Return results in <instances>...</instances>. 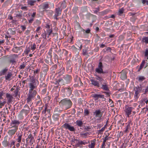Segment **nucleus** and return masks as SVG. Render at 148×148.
Here are the masks:
<instances>
[{
    "label": "nucleus",
    "mask_w": 148,
    "mask_h": 148,
    "mask_svg": "<svg viewBox=\"0 0 148 148\" xmlns=\"http://www.w3.org/2000/svg\"><path fill=\"white\" fill-rule=\"evenodd\" d=\"M133 109L134 108L133 107L127 106L125 107V111L128 117H129L130 115L131 114L132 112V111Z\"/></svg>",
    "instance_id": "obj_4"
},
{
    "label": "nucleus",
    "mask_w": 148,
    "mask_h": 148,
    "mask_svg": "<svg viewBox=\"0 0 148 148\" xmlns=\"http://www.w3.org/2000/svg\"><path fill=\"white\" fill-rule=\"evenodd\" d=\"M52 32V29L47 30V32L48 33V35L49 36Z\"/></svg>",
    "instance_id": "obj_45"
},
{
    "label": "nucleus",
    "mask_w": 148,
    "mask_h": 148,
    "mask_svg": "<svg viewBox=\"0 0 148 148\" xmlns=\"http://www.w3.org/2000/svg\"><path fill=\"white\" fill-rule=\"evenodd\" d=\"M64 79L67 82H69L71 79V77L69 75H66L64 76Z\"/></svg>",
    "instance_id": "obj_16"
},
{
    "label": "nucleus",
    "mask_w": 148,
    "mask_h": 148,
    "mask_svg": "<svg viewBox=\"0 0 148 148\" xmlns=\"http://www.w3.org/2000/svg\"><path fill=\"white\" fill-rule=\"evenodd\" d=\"M20 124V122L17 120H12L10 123V128H15L18 129V125Z\"/></svg>",
    "instance_id": "obj_3"
},
{
    "label": "nucleus",
    "mask_w": 148,
    "mask_h": 148,
    "mask_svg": "<svg viewBox=\"0 0 148 148\" xmlns=\"http://www.w3.org/2000/svg\"><path fill=\"white\" fill-rule=\"evenodd\" d=\"M20 143H16V147H18L20 146Z\"/></svg>",
    "instance_id": "obj_62"
},
{
    "label": "nucleus",
    "mask_w": 148,
    "mask_h": 148,
    "mask_svg": "<svg viewBox=\"0 0 148 148\" xmlns=\"http://www.w3.org/2000/svg\"><path fill=\"white\" fill-rule=\"evenodd\" d=\"M25 65L23 64H22L20 66L19 68L21 69H23L25 68Z\"/></svg>",
    "instance_id": "obj_41"
},
{
    "label": "nucleus",
    "mask_w": 148,
    "mask_h": 148,
    "mask_svg": "<svg viewBox=\"0 0 148 148\" xmlns=\"http://www.w3.org/2000/svg\"><path fill=\"white\" fill-rule=\"evenodd\" d=\"M22 135H19L18 136V138L16 140L18 142L20 143L21 142L22 139Z\"/></svg>",
    "instance_id": "obj_24"
},
{
    "label": "nucleus",
    "mask_w": 148,
    "mask_h": 148,
    "mask_svg": "<svg viewBox=\"0 0 148 148\" xmlns=\"http://www.w3.org/2000/svg\"><path fill=\"white\" fill-rule=\"evenodd\" d=\"M109 102L110 103V105L111 107H114V105L113 104V101L110 99H109Z\"/></svg>",
    "instance_id": "obj_31"
},
{
    "label": "nucleus",
    "mask_w": 148,
    "mask_h": 148,
    "mask_svg": "<svg viewBox=\"0 0 148 148\" xmlns=\"http://www.w3.org/2000/svg\"><path fill=\"white\" fill-rule=\"evenodd\" d=\"M97 79L100 81V82H102L103 80V79H102V78L99 76L97 77Z\"/></svg>",
    "instance_id": "obj_38"
},
{
    "label": "nucleus",
    "mask_w": 148,
    "mask_h": 148,
    "mask_svg": "<svg viewBox=\"0 0 148 148\" xmlns=\"http://www.w3.org/2000/svg\"><path fill=\"white\" fill-rule=\"evenodd\" d=\"M8 70V69L7 68L2 70L0 72V74L1 75H5L7 72Z\"/></svg>",
    "instance_id": "obj_18"
},
{
    "label": "nucleus",
    "mask_w": 148,
    "mask_h": 148,
    "mask_svg": "<svg viewBox=\"0 0 148 148\" xmlns=\"http://www.w3.org/2000/svg\"><path fill=\"white\" fill-rule=\"evenodd\" d=\"M142 88L141 87L137 86L135 87L134 90L135 91V98L137 99L138 98V95L140 92L141 91Z\"/></svg>",
    "instance_id": "obj_6"
},
{
    "label": "nucleus",
    "mask_w": 148,
    "mask_h": 148,
    "mask_svg": "<svg viewBox=\"0 0 148 148\" xmlns=\"http://www.w3.org/2000/svg\"><path fill=\"white\" fill-rule=\"evenodd\" d=\"M142 2L143 4L146 3L147 5H148V1L147 0H142Z\"/></svg>",
    "instance_id": "obj_37"
},
{
    "label": "nucleus",
    "mask_w": 148,
    "mask_h": 148,
    "mask_svg": "<svg viewBox=\"0 0 148 148\" xmlns=\"http://www.w3.org/2000/svg\"><path fill=\"white\" fill-rule=\"evenodd\" d=\"M92 96L95 99V100H97L99 98H103L104 95H100L97 94H92Z\"/></svg>",
    "instance_id": "obj_11"
},
{
    "label": "nucleus",
    "mask_w": 148,
    "mask_h": 148,
    "mask_svg": "<svg viewBox=\"0 0 148 148\" xmlns=\"http://www.w3.org/2000/svg\"><path fill=\"white\" fill-rule=\"evenodd\" d=\"M124 10V9L123 8H122L121 9H120L119 12V14L120 15L122 14L123 13Z\"/></svg>",
    "instance_id": "obj_32"
},
{
    "label": "nucleus",
    "mask_w": 148,
    "mask_h": 148,
    "mask_svg": "<svg viewBox=\"0 0 148 148\" xmlns=\"http://www.w3.org/2000/svg\"><path fill=\"white\" fill-rule=\"evenodd\" d=\"M48 7V5L47 4H45L43 6V9L47 8Z\"/></svg>",
    "instance_id": "obj_42"
},
{
    "label": "nucleus",
    "mask_w": 148,
    "mask_h": 148,
    "mask_svg": "<svg viewBox=\"0 0 148 148\" xmlns=\"http://www.w3.org/2000/svg\"><path fill=\"white\" fill-rule=\"evenodd\" d=\"M95 141L96 139H94L91 142L90 145H89L90 146V148H94L95 145Z\"/></svg>",
    "instance_id": "obj_22"
},
{
    "label": "nucleus",
    "mask_w": 148,
    "mask_h": 148,
    "mask_svg": "<svg viewBox=\"0 0 148 148\" xmlns=\"http://www.w3.org/2000/svg\"><path fill=\"white\" fill-rule=\"evenodd\" d=\"M27 96V102L29 103H31L32 101V99L36 96L37 92L35 90H34L32 92H29Z\"/></svg>",
    "instance_id": "obj_2"
},
{
    "label": "nucleus",
    "mask_w": 148,
    "mask_h": 148,
    "mask_svg": "<svg viewBox=\"0 0 148 148\" xmlns=\"http://www.w3.org/2000/svg\"><path fill=\"white\" fill-rule=\"evenodd\" d=\"M108 139L107 136L105 137V138L103 139V143L102 144L104 145H106L105 143L106 142V140H108Z\"/></svg>",
    "instance_id": "obj_35"
},
{
    "label": "nucleus",
    "mask_w": 148,
    "mask_h": 148,
    "mask_svg": "<svg viewBox=\"0 0 148 148\" xmlns=\"http://www.w3.org/2000/svg\"><path fill=\"white\" fill-rule=\"evenodd\" d=\"M6 97L8 99V103H10L12 101L13 97L11 95L8 93L6 94Z\"/></svg>",
    "instance_id": "obj_10"
},
{
    "label": "nucleus",
    "mask_w": 148,
    "mask_h": 148,
    "mask_svg": "<svg viewBox=\"0 0 148 148\" xmlns=\"http://www.w3.org/2000/svg\"><path fill=\"white\" fill-rule=\"evenodd\" d=\"M145 79V78L143 76H140L138 77V80L140 82H142Z\"/></svg>",
    "instance_id": "obj_23"
},
{
    "label": "nucleus",
    "mask_w": 148,
    "mask_h": 148,
    "mask_svg": "<svg viewBox=\"0 0 148 148\" xmlns=\"http://www.w3.org/2000/svg\"><path fill=\"white\" fill-rule=\"evenodd\" d=\"M84 113L86 115L89 114V111L88 110H86L84 111Z\"/></svg>",
    "instance_id": "obj_49"
},
{
    "label": "nucleus",
    "mask_w": 148,
    "mask_h": 148,
    "mask_svg": "<svg viewBox=\"0 0 148 148\" xmlns=\"http://www.w3.org/2000/svg\"><path fill=\"white\" fill-rule=\"evenodd\" d=\"M34 21V18H32L31 19L29 20V23H32V22Z\"/></svg>",
    "instance_id": "obj_50"
},
{
    "label": "nucleus",
    "mask_w": 148,
    "mask_h": 148,
    "mask_svg": "<svg viewBox=\"0 0 148 148\" xmlns=\"http://www.w3.org/2000/svg\"><path fill=\"white\" fill-rule=\"evenodd\" d=\"M102 88L106 90H108V86L107 85H102Z\"/></svg>",
    "instance_id": "obj_26"
},
{
    "label": "nucleus",
    "mask_w": 148,
    "mask_h": 148,
    "mask_svg": "<svg viewBox=\"0 0 148 148\" xmlns=\"http://www.w3.org/2000/svg\"><path fill=\"white\" fill-rule=\"evenodd\" d=\"M3 143L6 146H8V143L7 140L4 141L3 142Z\"/></svg>",
    "instance_id": "obj_44"
},
{
    "label": "nucleus",
    "mask_w": 148,
    "mask_h": 148,
    "mask_svg": "<svg viewBox=\"0 0 148 148\" xmlns=\"http://www.w3.org/2000/svg\"><path fill=\"white\" fill-rule=\"evenodd\" d=\"M94 114L95 115L96 117L100 118L102 116L103 113L100 110H96L94 112Z\"/></svg>",
    "instance_id": "obj_8"
},
{
    "label": "nucleus",
    "mask_w": 148,
    "mask_h": 148,
    "mask_svg": "<svg viewBox=\"0 0 148 148\" xmlns=\"http://www.w3.org/2000/svg\"><path fill=\"white\" fill-rule=\"evenodd\" d=\"M65 110L70 108L72 105V102L71 100L66 98L64 99L61 100L60 103Z\"/></svg>",
    "instance_id": "obj_1"
},
{
    "label": "nucleus",
    "mask_w": 148,
    "mask_h": 148,
    "mask_svg": "<svg viewBox=\"0 0 148 148\" xmlns=\"http://www.w3.org/2000/svg\"><path fill=\"white\" fill-rule=\"evenodd\" d=\"M103 65L102 64L101 62H100L99 64V65H98V68H103Z\"/></svg>",
    "instance_id": "obj_46"
},
{
    "label": "nucleus",
    "mask_w": 148,
    "mask_h": 148,
    "mask_svg": "<svg viewBox=\"0 0 148 148\" xmlns=\"http://www.w3.org/2000/svg\"><path fill=\"white\" fill-rule=\"evenodd\" d=\"M36 15V12H34L32 14V17H33V18H34Z\"/></svg>",
    "instance_id": "obj_53"
},
{
    "label": "nucleus",
    "mask_w": 148,
    "mask_h": 148,
    "mask_svg": "<svg viewBox=\"0 0 148 148\" xmlns=\"http://www.w3.org/2000/svg\"><path fill=\"white\" fill-rule=\"evenodd\" d=\"M121 77L123 80L126 79L127 78L126 73L122 72L121 73Z\"/></svg>",
    "instance_id": "obj_17"
},
{
    "label": "nucleus",
    "mask_w": 148,
    "mask_h": 148,
    "mask_svg": "<svg viewBox=\"0 0 148 148\" xmlns=\"http://www.w3.org/2000/svg\"><path fill=\"white\" fill-rule=\"evenodd\" d=\"M145 63V61L143 60L140 65V69L138 71H139L143 67V66L144 65Z\"/></svg>",
    "instance_id": "obj_29"
},
{
    "label": "nucleus",
    "mask_w": 148,
    "mask_h": 148,
    "mask_svg": "<svg viewBox=\"0 0 148 148\" xmlns=\"http://www.w3.org/2000/svg\"><path fill=\"white\" fill-rule=\"evenodd\" d=\"M36 2L35 1H33L32 0H30L28 1V4L31 5H34V3Z\"/></svg>",
    "instance_id": "obj_30"
},
{
    "label": "nucleus",
    "mask_w": 148,
    "mask_h": 148,
    "mask_svg": "<svg viewBox=\"0 0 148 148\" xmlns=\"http://www.w3.org/2000/svg\"><path fill=\"white\" fill-rule=\"evenodd\" d=\"M88 134V133H81L80 134L82 137H84L86 136Z\"/></svg>",
    "instance_id": "obj_39"
},
{
    "label": "nucleus",
    "mask_w": 148,
    "mask_h": 148,
    "mask_svg": "<svg viewBox=\"0 0 148 148\" xmlns=\"http://www.w3.org/2000/svg\"><path fill=\"white\" fill-rule=\"evenodd\" d=\"M16 17H21L22 16V14H16Z\"/></svg>",
    "instance_id": "obj_54"
},
{
    "label": "nucleus",
    "mask_w": 148,
    "mask_h": 148,
    "mask_svg": "<svg viewBox=\"0 0 148 148\" xmlns=\"http://www.w3.org/2000/svg\"><path fill=\"white\" fill-rule=\"evenodd\" d=\"M28 113V111L27 110L23 109L20 112L19 115L21 116L26 115Z\"/></svg>",
    "instance_id": "obj_12"
},
{
    "label": "nucleus",
    "mask_w": 148,
    "mask_h": 148,
    "mask_svg": "<svg viewBox=\"0 0 148 148\" xmlns=\"http://www.w3.org/2000/svg\"><path fill=\"white\" fill-rule=\"evenodd\" d=\"M53 39L57 38H58V34L56 33H53Z\"/></svg>",
    "instance_id": "obj_33"
},
{
    "label": "nucleus",
    "mask_w": 148,
    "mask_h": 148,
    "mask_svg": "<svg viewBox=\"0 0 148 148\" xmlns=\"http://www.w3.org/2000/svg\"><path fill=\"white\" fill-rule=\"evenodd\" d=\"M15 142L14 141H12L11 143V145H12L14 146L15 145Z\"/></svg>",
    "instance_id": "obj_57"
},
{
    "label": "nucleus",
    "mask_w": 148,
    "mask_h": 148,
    "mask_svg": "<svg viewBox=\"0 0 148 148\" xmlns=\"http://www.w3.org/2000/svg\"><path fill=\"white\" fill-rule=\"evenodd\" d=\"M143 100L144 101H145V102L146 104H147L148 103V99H147L146 100V99L144 98L143 99Z\"/></svg>",
    "instance_id": "obj_61"
},
{
    "label": "nucleus",
    "mask_w": 148,
    "mask_h": 148,
    "mask_svg": "<svg viewBox=\"0 0 148 148\" xmlns=\"http://www.w3.org/2000/svg\"><path fill=\"white\" fill-rule=\"evenodd\" d=\"M10 129L8 130V133L9 135L11 136L14 135L18 130V129L15 128H10Z\"/></svg>",
    "instance_id": "obj_7"
},
{
    "label": "nucleus",
    "mask_w": 148,
    "mask_h": 148,
    "mask_svg": "<svg viewBox=\"0 0 148 148\" xmlns=\"http://www.w3.org/2000/svg\"><path fill=\"white\" fill-rule=\"evenodd\" d=\"M105 130V127H102L100 130H99V131L101 132H103V131H104Z\"/></svg>",
    "instance_id": "obj_60"
},
{
    "label": "nucleus",
    "mask_w": 148,
    "mask_h": 148,
    "mask_svg": "<svg viewBox=\"0 0 148 148\" xmlns=\"http://www.w3.org/2000/svg\"><path fill=\"white\" fill-rule=\"evenodd\" d=\"M143 41L146 43H148V37H145L143 38Z\"/></svg>",
    "instance_id": "obj_27"
},
{
    "label": "nucleus",
    "mask_w": 148,
    "mask_h": 148,
    "mask_svg": "<svg viewBox=\"0 0 148 148\" xmlns=\"http://www.w3.org/2000/svg\"><path fill=\"white\" fill-rule=\"evenodd\" d=\"M96 71L99 73H104L103 71V70L102 68H98L96 69Z\"/></svg>",
    "instance_id": "obj_21"
},
{
    "label": "nucleus",
    "mask_w": 148,
    "mask_h": 148,
    "mask_svg": "<svg viewBox=\"0 0 148 148\" xmlns=\"http://www.w3.org/2000/svg\"><path fill=\"white\" fill-rule=\"evenodd\" d=\"M61 10L60 8H58L56 9V12L55 14L57 15V16H59L61 14Z\"/></svg>",
    "instance_id": "obj_20"
},
{
    "label": "nucleus",
    "mask_w": 148,
    "mask_h": 148,
    "mask_svg": "<svg viewBox=\"0 0 148 148\" xmlns=\"http://www.w3.org/2000/svg\"><path fill=\"white\" fill-rule=\"evenodd\" d=\"M145 57H147V59H148V49H146L145 53Z\"/></svg>",
    "instance_id": "obj_36"
},
{
    "label": "nucleus",
    "mask_w": 148,
    "mask_h": 148,
    "mask_svg": "<svg viewBox=\"0 0 148 148\" xmlns=\"http://www.w3.org/2000/svg\"><path fill=\"white\" fill-rule=\"evenodd\" d=\"M6 103L5 101H0V108H2V107Z\"/></svg>",
    "instance_id": "obj_28"
},
{
    "label": "nucleus",
    "mask_w": 148,
    "mask_h": 148,
    "mask_svg": "<svg viewBox=\"0 0 148 148\" xmlns=\"http://www.w3.org/2000/svg\"><path fill=\"white\" fill-rule=\"evenodd\" d=\"M76 123L77 125L79 127L82 126L83 124L82 122L80 121H77L76 122Z\"/></svg>",
    "instance_id": "obj_25"
},
{
    "label": "nucleus",
    "mask_w": 148,
    "mask_h": 148,
    "mask_svg": "<svg viewBox=\"0 0 148 148\" xmlns=\"http://www.w3.org/2000/svg\"><path fill=\"white\" fill-rule=\"evenodd\" d=\"M37 100H41L40 97L39 95H38L37 97L36 98Z\"/></svg>",
    "instance_id": "obj_58"
},
{
    "label": "nucleus",
    "mask_w": 148,
    "mask_h": 148,
    "mask_svg": "<svg viewBox=\"0 0 148 148\" xmlns=\"http://www.w3.org/2000/svg\"><path fill=\"white\" fill-rule=\"evenodd\" d=\"M105 146L106 145H104L102 144L101 147V148H106Z\"/></svg>",
    "instance_id": "obj_59"
},
{
    "label": "nucleus",
    "mask_w": 148,
    "mask_h": 148,
    "mask_svg": "<svg viewBox=\"0 0 148 148\" xmlns=\"http://www.w3.org/2000/svg\"><path fill=\"white\" fill-rule=\"evenodd\" d=\"M36 48V45L35 43L31 47V49L34 51Z\"/></svg>",
    "instance_id": "obj_34"
},
{
    "label": "nucleus",
    "mask_w": 148,
    "mask_h": 148,
    "mask_svg": "<svg viewBox=\"0 0 148 148\" xmlns=\"http://www.w3.org/2000/svg\"><path fill=\"white\" fill-rule=\"evenodd\" d=\"M129 127V125H128L126 127V129L124 131V133H126L128 131V129Z\"/></svg>",
    "instance_id": "obj_48"
},
{
    "label": "nucleus",
    "mask_w": 148,
    "mask_h": 148,
    "mask_svg": "<svg viewBox=\"0 0 148 148\" xmlns=\"http://www.w3.org/2000/svg\"><path fill=\"white\" fill-rule=\"evenodd\" d=\"M99 50V47H97L94 50V51L95 52H98Z\"/></svg>",
    "instance_id": "obj_51"
},
{
    "label": "nucleus",
    "mask_w": 148,
    "mask_h": 148,
    "mask_svg": "<svg viewBox=\"0 0 148 148\" xmlns=\"http://www.w3.org/2000/svg\"><path fill=\"white\" fill-rule=\"evenodd\" d=\"M41 28V27H38L36 30V31L38 32Z\"/></svg>",
    "instance_id": "obj_64"
},
{
    "label": "nucleus",
    "mask_w": 148,
    "mask_h": 148,
    "mask_svg": "<svg viewBox=\"0 0 148 148\" xmlns=\"http://www.w3.org/2000/svg\"><path fill=\"white\" fill-rule=\"evenodd\" d=\"M34 139V137L32 136L31 134H30L28 135L27 138L26 139V140L27 142L29 141V140L30 139L29 142H31Z\"/></svg>",
    "instance_id": "obj_15"
},
{
    "label": "nucleus",
    "mask_w": 148,
    "mask_h": 148,
    "mask_svg": "<svg viewBox=\"0 0 148 148\" xmlns=\"http://www.w3.org/2000/svg\"><path fill=\"white\" fill-rule=\"evenodd\" d=\"M62 127L66 129H68L71 131H74L75 129L73 127L71 126L70 125L67 123H64Z\"/></svg>",
    "instance_id": "obj_5"
},
{
    "label": "nucleus",
    "mask_w": 148,
    "mask_h": 148,
    "mask_svg": "<svg viewBox=\"0 0 148 148\" xmlns=\"http://www.w3.org/2000/svg\"><path fill=\"white\" fill-rule=\"evenodd\" d=\"M45 106L46 107L45 109V110L44 111H43L42 112V113L44 114H45L46 113V111H47V104L45 105Z\"/></svg>",
    "instance_id": "obj_40"
},
{
    "label": "nucleus",
    "mask_w": 148,
    "mask_h": 148,
    "mask_svg": "<svg viewBox=\"0 0 148 148\" xmlns=\"http://www.w3.org/2000/svg\"><path fill=\"white\" fill-rule=\"evenodd\" d=\"M21 27L22 28V29L23 31H24L26 29V27L24 26H21Z\"/></svg>",
    "instance_id": "obj_55"
},
{
    "label": "nucleus",
    "mask_w": 148,
    "mask_h": 148,
    "mask_svg": "<svg viewBox=\"0 0 148 148\" xmlns=\"http://www.w3.org/2000/svg\"><path fill=\"white\" fill-rule=\"evenodd\" d=\"M90 81L91 82V84L97 87H99V84L98 82L92 79H90Z\"/></svg>",
    "instance_id": "obj_14"
},
{
    "label": "nucleus",
    "mask_w": 148,
    "mask_h": 148,
    "mask_svg": "<svg viewBox=\"0 0 148 148\" xmlns=\"http://www.w3.org/2000/svg\"><path fill=\"white\" fill-rule=\"evenodd\" d=\"M18 92V90H16L14 91V93L16 95H17Z\"/></svg>",
    "instance_id": "obj_63"
},
{
    "label": "nucleus",
    "mask_w": 148,
    "mask_h": 148,
    "mask_svg": "<svg viewBox=\"0 0 148 148\" xmlns=\"http://www.w3.org/2000/svg\"><path fill=\"white\" fill-rule=\"evenodd\" d=\"M21 9L22 10H27V7L26 6L22 7L21 8Z\"/></svg>",
    "instance_id": "obj_52"
},
{
    "label": "nucleus",
    "mask_w": 148,
    "mask_h": 148,
    "mask_svg": "<svg viewBox=\"0 0 148 148\" xmlns=\"http://www.w3.org/2000/svg\"><path fill=\"white\" fill-rule=\"evenodd\" d=\"M42 36L43 38L46 39V34L45 33V34H42Z\"/></svg>",
    "instance_id": "obj_47"
},
{
    "label": "nucleus",
    "mask_w": 148,
    "mask_h": 148,
    "mask_svg": "<svg viewBox=\"0 0 148 148\" xmlns=\"http://www.w3.org/2000/svg\"><path fill=\"white\" fill-rule=\"evenodd\" d=\"M87 143L85 141L81 140L79 141L76 144V146L77 147H82L83 145L87 144Z\"/></svg>",
    "instance_id": "obj_9"
},
{
    "label": "nucleus",
    "mask_w": 148,
    "mask_h": 148,
    "mask_svg": "<svg viewBox=\"0 0 148 148\" xmlns=\"http://www.w3.org/2000/svg\"><path fill=\"white\" fill-rule=\"evenodd\" d=\"M83 54L84 55H86L87 54V51L86 49H83Z\"/></svg>",
    "instance_id": "obj_43"
},
{
    "label": "nucleus",
    "mask_w": 148,
    "mask_h": 148,
    "mask_svg": "<svg viewBox=\"0 0 148 148\" xmlns=\"http://www.w3.org/2000/svg\"><path fill=\"white\" fill-rule=\"evenodd\" d=\"M12 75V73L11 72H9L7 75L5 76V79L10 81Z\"/></svg>",
    "instance_id": "obj_13"
},
{
    "label": "nucleus",
    "mask_w": 148,
    "mask_h": 148,
    "mask_svg": "<svg viewBox=\"0 0 148 148\" xmlns=\"http://www.w3.org/2000/svg\"><path fill=\"white\" fill-rule=\"evenodd\" d=\"M90 32V30L88 29H87L86 31L85 32L87 33H89Z\"/></svg>",
    "instance_id": "obj_56"
},
{
    "label": "nucleus",
    "mask_w": 148,
    "mask_h": 148,
    "mask_svg": "<svg viewBox=\"0 0 148 148\" xmlns=\"http://www.w3.org/2000/svg\"><path fill=\"white\" fill-rule=\"evenodd\" d=\"M30 89L29 90V92H32L33 90L35 88V86L32 83H30L29 84Z\"/></svg>",
    "instance_id": "obj_19"
}]
</instances>
